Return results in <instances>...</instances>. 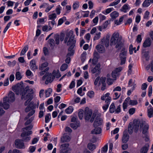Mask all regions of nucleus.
Segmentation results:
<instances>
[{
  "instance_id": "f257e3e1",
  "label": "nucleus",
  "mask_w": 153,
  "mask_h": 153,
  "mask_svg": "<svg viewBox=\"0 0 153 153\" xmlns=\"http://www.w3.org/2000/svg\"><path fill=\"white\" fill-rule=\"evenodd\" d=\"M74 36L73 32L71 30H70L66 34L64 39V42L67 43V45L70 46L68 48V53L66 57L73 56L75 53L76 40L74 39Z\"/></svg>"
},
{
  "instance_id": "f03ea898",
  "label": "nucleus",
  "mask_w": 153,
  "mask_h": 153,
  "mask_svg": "<svg viewBox=\"0 0 153 153\" xmlns=\"http://www.w3.org/2000/svg\"><path fill=\"white\" fill-rule=\"evenodd\" d=\"M32 98V96L29 95H28V99L25 103V106L27 105L25 109V112H27L30 111L27 116L25 118V120L28 119L30 117L32 116L35 112V110L34 109L36 108V104H34L33 101L31 102Z\"/></svg>"
},
{
  "instance_id": "7ed1b4c3",
  "label": "nucleus",
  "mask_w": 153,
  "mask_h": 153,
  "mask_svg": "<svg viewBox=\"0 0 153 153\" xmlns=\"http://www.w3.org/2000/svg\"><path fill=\"white\" fill-rule=\"evenodd\" d=\"M15 97L14 93L10 91L8 94V97H6L3 98V103L2 101L0 102V106L3 107L7 109L9 107V103L13 102L15 100Z\"/></svg>"
},
{
  "instance_id": "20e7f679",
  "label": "nucleus",
  "mask_w": 153,
  "mask_h": 153,
  "mask_svg": "<svg viewBox=\"0 0 153 153\" xmlns=\"http://www.w3.org/2000/svg\"><path fill=\"white\" fill-rule=\"evenodd\" d=\"M119 33H114L111 37L110 40V45H115V48L121 49L123 46V44L121 42V39L119 37Z\"/></svg>"
},
{
  "instance_id": "39448f33",
  "label": "nucleus",
  "mask_w": 153,
  "mask_h": 153,
  "mask_svg": "<svg viewBox=\"0 0 153 153\" xmlns=\"http://www.w3.org/2000/svg\"><path fill=\"white\" fill-rule=\"evenodd\" d=\"M32 128V126H29L22 129V132L21 136L23 141L27 142L31 138L29 136L32 133V131L30 130Z\"/></svg>"
},
{
  "instance_id": "423d86ee",
  "label": "nucleus",
  "mask_w": 153,
  "mask_h": 153,
  "mask_svg": "<svg viewBox=\"0 0 153 153\" xmlns=\"http://www.w3.org/2000/svg\"><path fill=\"white\" fill-rule=\"evenodd\" d=\"M97 114H98V113H94L92 114V111L91 110L88 108L86 109L85 112V118L87 120L90 119V122H92Z\"/></svg>"
},
{
  "instance_id": "0eeeda50",
  "label": "nucleus",
  "mask_w": 153,
  "mask_h": 153,
  "mask_svg": "<svg viewBox=\"0 0 153 153\" xmlns=\"http://www.w3.org/2000/svg\"><path fill=\"white\" fill-rule=\"evenodd\" d=\"M99 81L98 85L99 86H101V89L102 91H104L105 89L106 84L105 77H101L100 79L99 77H97L94 82V84L95 85H97L98 82Z\"/></svg>"
},
{
  "instance_id": "6e6552de",
  "label": "nucleus",
  "mask_w": 153,
  "mask_h": 153,
  "mask_svg": "<svg viewBox=\"0 0 153 153\" xmlns=\"http://www.w3.org/2000/svg\"><path fill=\"white\" fill-rule=\"evenodd\" d=\"M69 144L64 143L61 145L60 146L61 153H70V151L71 149L69 147Z\"/></svg>"
},
{
  "instance_id": "1a4fd4ad",
  "label": "nucleus",
  "mask_w": 153,
  "mask_h": 153,
  "mask_svg": "<svg viewBox=\"0 0 153 153\" xmlns=\"http://www.w3.org/2000/svg\"><path fill=\"white\" fill-rule=\"evenodd\" d=\"M46 79V80L45 83L46 84L51 82L54 80L52 76L51 73H47L43 76L42 78L43 80H45Z\"/></svg>"
},
{
  "instance_id": "9d476101",
  "label": "nucleus",
  "mask_w": 153,
  "mask_h": 153,
  "mask_svg": "<svg viewBox=\"0 0 153 153\" xmlns=\"http://www.w3.org/2000/svg\"><path fill=\"white\" fill-rule=\"evenodd\" d=\"M100 114H97L96 116L97 117L93 124L94 127L101 125L102 123L103 120L100 117Z\"/></svg>"
},
{
  "instance_id": "9b49d317",
  "label": "nucleus",
  "mask_w": 153,
  "mask_h": 153,
  "mask_svg": "<svg viewBox=\"0 0 153 153\" xmlns=\"http://www.w3.org/2000/svg\"><path fill=\"white\" fill-rule=\"evenodd\" d=\"M122 68L120 67L116 68L111 73V77L114 80H116L117 77L119 75V73L122 70Z\"/></svg>"
},
{
  "instance_id": "f8f14e48",
  "label": "nucleus",
  "mask_w": 153,
  "mask_h": 153,
  "mask_svg": "<svg viewBox=\"0 0 153 153\" xmlns=\"http://www.w3.org/2000/svg\"><path fill=\"white\" fill-rule=\"evenodd\" d=\"M149 128V125L148 124L140 125V129L142 130V133L145 135H147L148 134V130Z\"/></svg>"
},
{
  "instance_id": "ddd939ff",
  "label": "nucleus",
  "mask_w": 153,
  "mask_h": 153,
  "mask_svg": "<svg viewBox=\"0 0 153 153\" xmlns=\"http://www.w3.org/2000/svg\"><path fill=\"white\" fill-rule=\"evenodd\" d=\"M51 75L54 80L56 79H58L61 76V75L58 70H54L51 73Z\"/></svg>"
},
{
  "instance_id": "4468645a",
  "label": "nucleus",
  "mask_w": 153,
  "mask_h": 153,
  "mask_svg": "<svg viewBox=\"0 0 153 153\" xmlns=\"http://www.w3.org/2000/svg\"><path fill=\"white\" fill-rule=\"evenodd\" d=\"M100 64H97L95 68L92 70L91 72L92 73H95L97 75H99L100 73Z\"/></svg>"
},
{
  "instance_id": "2eb2a0df",
  "label": "nucleus",
  "mask_w": 153,
  "mask_h": 153,
  "mask_svg": "<svg viewBox=\"0 0 153 153\" xmlns=\"http://www.w3.org/2000/svg\"><path fill=\"white\" fill-rule=\"evenodd\" d=\"M110 94L108 93L105 94L103 95L101 97L102 100H105V103H110L111 101V98L109 96Z\"/></svg>"
},
{
  "instance_id": "dca6fc26",
  "label": "nucleus",
  "mask_w": 153,
  "mask_h": 153,
  "mask_svg": "<svg viewBox=\"0 0 153 153\" xmlns=\"http://www.w3.org/2000/svg\"><path fill=\"white\" fill-rule=\"evenodd\" d=\"M130 98L129 97H128L125 100L123 104V107L124 111H126V109L127 107L130 105Z\"/></svg>"
},
{
  "instance_id": "f3484780",
  "label": "nucleus",
  "mask_w": 153,
  "mask_h": 153,
  "mask_svg": "<svg viewBox=\"0 0 153 153\" xmlns=\"http://www.w3.org/2000/svg\"><path fill=\"white\" fill-rule=\"evenodd\" d=\"M30 68L33 71H35L38 69V66L36 65L35 61L33 59L31 61L30 64Z\"/></svg>"
},
{
  "instance_id": "a211bd4d",
  "label": "nucleus",
  "mask_w": 153,
  "mask_h": 153,
  "mask_svg": "<svg viewBox=\"0 0 153 153\" xmlns=\"http://www.w3.org/2000/svg\"><path fill=\"white\" fill-rule=\"evenodd\" d=\"M71 137L70 136L67 134H65L61 138V141L62 142H68L70 141Z\"/></svg>"
},
{
  "instance_id": "6ab92c4d",
  "label": "nucleus",
  "mask_w": 153,
  "mask_h": 153,
  "mask_svg": "<svg viewBox=\"0 0 153 153\" xmlns=\"http://www.w3.org/2000/svg\"><path fill=\"white\" fill-rule=\"evenodd\" d=\"M133 124L134 129L136 132H137L139 130V126H140V125H141L140 124V122L139 121L136 120L134 121Z\"/></svg>"
},
{
  "instance_id": "aec40b11",
  "label": "nucleus",
  "mask_w": 153,
  "mask_h": 153,
  "mask_svg": "<svg viewBox=\"0 0 153 153\" xmlns=\"http://www.w3.org/2000/svg\"><path fill=\"white\" fill-rule=\"evenodd\" d=\"M148 116L149 118L153 117V107L151 105H150L147 108Z\"/></svg>"
},
{
  "instance_id": "412c9836",
  "label": "nucleus",
  "mask_w": 153,
  "mask_h": 153,
  "mask_svg": "<svg viewBox=\"0 0 153 153\" xmlns=\"http://www.w3.org/2000/svg\"><path fill=\"white\" fill-rule=\"evenodd\" d=\"M96 48L98 51L101 53H104L105 51V49L104 46L101 45H97L96 46Z\"/></svg>"
},
{
  "instance_id": "4be33fe9",
  "label": "nucleus",
  "mask_w": 153,
  "mask_h": 153,
  "mask_svg": "<svg viewBox=\"0 0 153 153\" xmlns=\"http://www.w3.org/2000/svg\"><path fill=\"white\" fill-rule=\"evenodd\" d=\"M101 42L102 45H104L105 47H107L109 45V40L107 37L105 39L103 38L101 39Z\"/></svg>"
},
{
  "instance_id": "5701e85b",
  "label": "nucleus",
  "mask_w": 153,
  "mask_h": 153,
  "mask_svg": "<svg viewBox=\"0 0 153 153\" xmlns=\"http://www.w3.org/2000/svg\"><path fill=\"white\" fill-rule=\"evenodd\" d=\"M149 145L146 144L144 146L141 148L140 150L141 153H146L149 149Z\"/></svg>"
},
{
  "instance_id": "b1692460",
  "label": "nucleus",
  "mask_w": 153,
  "mask_h": 153,
  "mask_svg": "<svg viewBox=\"0 0 153 153\" xmlns=\"http://www.w3.org/2000/svg\"><path fill=\"white\" fill-rule=\"evenodd\" d=\"M151 44V41L150 38L146 39L143 44V46L144 48H146L150 46Z\"/></svg>"
},
{
  "instance_id": "393cba45",
  "label": "nucleus",
  "mask_w": 153,
  "mask_h": 153,
  "mask_svg": "<svg viewBox=\"0 0 153 153\" xmlns=\"http://www.w3.org/2000/svg\"><path fill=\"white\" fill-rule=\"evenodd\" d=\"M13 90L16 93L17 95L19 94V84L17 83L12 87Z\"/></svg>"
},
{
  "instance_id": "a878e982",
  "label": "nucleus",
  "mask_w": 153,
  "mask_h": 153,
  "mask_svg": "<svg viewBox=\"0 0 153 153\" xmlns=\"http://www.w3.org/2000/svg\"><path fill=\"white\" fill-rule=\"evenodd\" d=\"M107 82L108 84L109 85H111L112 84L114 81L115 80L113 78L111 79V75L110 74H108L107 75Z\"/></svg>"
},
{
  "instance_id": "bb28decb",
  "label": "nucleus",
  "mask_w": 153,
  "mask_h": 153,
  "mask_svg": "<svg viewBox=\"0 0 153 153\" xmlns=\"http://www.w3.org/2000/svg\"><path fill=\"white\" fill-rule=\"evenodd\" d=\"M48 42L51 49L52 50H53L55 46L54 39H49Z\"/></svg>"
},
{
  "instance_id": "cd10ccee",
  "label": "nucleus",
  "mask_w": 153,
  "mask_h": 153,
  "mask_svg": "<svg viewBox=\"0 0 153 153\" xmlns=\"http://www.w3.org/2000/svg\"><path fill=\"white\" fill-rule=\"evenodd\" d=\"M127 54V50L125 48H123L121 51V53L119 55L120 57H125Z\"/></svg>"
},
{
  "instance_id": "c85d7f7f",
  "label": "nucleus",
  "mask_w": 153,
  "mask_h": 153,
  "mask_svg": "<svg viewBox=\"0 0 153 153\" xmlns=\"http://www.w3.org/2000/svg\"><path fill=\"white\" fill-rule=\"evenodd\" d=\"M25 74L27 77L30 79H31L33 76V74L30 70H27Z\"/></svg>"
},
{
  "instance_id": "c756f323",
  "label": "nucleus",
  "mask_w": 153,
  "mask_h": 153,
  "mask_svg": "<svg viewBox=\"0 0 153 153\" xmlns=\"http://www.w3.org/2000/svg\"><path fill=\"white\" fill-rule=\"evenodd\" d=\"M87 148L89 150L93 151L96 148V146L92 143H89L88 144Z\"/></svg>"
},
{
  "instance_id": "7c9ffc66",
  "label": "nucleus",
  "mask_w": 153,
  "mask_h": 153,
  "mask_svg": "<svg viewBox=\"0 0 153 153\" xmlns=\"http://www.w3.org/2000/svg\"><path fill=\"white\" fill-rule=\"evenodd\" d=\"M130 7H129L128 4H125L120 9V10L122 12L126 13L127 12V10L128 9H130Z\"/></svg>"
},
{
  "instance_id": "2f4dec72",
  "label": "nucleus",
  "mask_w": 153,
  "mask_h": 153,
  "mask_svg": "<svg viewBox=\"0 0 153 153\" xmlns=\"http://www.w3.org/2000/svg\"><path fill=\"white\" fill-rule=\"evenodd\" d=\"M80 126L79 122H76V123H73L70 124V126L72 128L76 129Z\"/></svg>"
},
{
  "instance_id": "473e14b6",
  "label": "nucleus",
  "mask_w": 153,
  "mask_h": 153,
  "mask_svg": "<svg viewBox=\"0 0 153 153\" xmlns=\"http://www.w3.org/2000/svg\"><path fill=\"white\" fill-rule=\"evenodd\" d=\"M129 87H132L131 88L135 89L136 87V84L135 83V81L131 79L129 80L128 83Z\"/></svg>"
},
{
  "instance_id": "72a5a7b5",
  "label": "nucleus",
  "mask_w": 153,
  "mask_h": 153,
  "mask_svg": "<svg viewBox=\"0 0 153 153\" xmlns=\"http://www.w3.org/2000/svg\"><path fill=\"white\" fill-rule=\"evenodd\" d=\"M95 129L91 131V133L93 134H100L101 131V129L100 127H95Z\"/></svg>"
},
{
  "instance_id": "f704fd0d",
  "label": "nucleus",
  "mask_w": 153,
  "mask_h": 153,
  "mask_svg": "<svg viewBox=\"0 0 153 153\" xmlns=\"http://www.w3.org/2000/svg\"><path fill=\"white\" fill-rule=\"evenodd\" d=\"M129 136L127 134L124 133L122 141L124 143H126L128 140Z\"/></svg>"
},
{
  "instance_id": "c9c22d12",
  "label": "nucleus",
  "mask_w": 153,
  "mask_h": 153,
  "mask_svg": "<svg viewBox=\"0 0 153 153\" xmlns=\"http://www.w3.org/2000/svg\"><path fill=\"white\" fill-rule=\"evenodd\" d=\"M54 39L55 40L54 41L55 42V44L57 45H59L60 42V37L59 35L58 34H56L55 35Z\"/></svg>"
},
{
  "instance_id": "e433bc0d",
  "label": "nucleus",
  "mask_w": 153,
  "mask_h": 153,
  "mask_svg": "<svg viewBox=\"0 0 153 153\" xmlns=\"http://www.w3.org/2000/svg\"><path fill=\"white\" fill-rule=\"evenodd\" d=\"M119 13L116 11L113 12L110 14V16L112 19H115L118 16Z\"/></svg>"
},
{
  "instance_id": "4c0bfd02",
  "label": "nucleus",
  "mask_w": 153,
  "mask_h": 153,
  "mask_svg": "<svg viewBox=\"0 0 153 153\" xmlns=\"http://www.w3.org/2000/svg\"><path fill=\"white\" fill-rule=\"evenodd\" d=\"M48 63L47 62H45L39 66V68L40 70H44L48 66Z\"/></svg>"
},
{
  "instance_id": "58836bf2",
  "label": "nucleus",
  "mask_w": 153,
  "mask_h": 153,
  "mask_svg": "<svg viewBox=\"0 0 153 153\" xmlns=\"http://www.w3.org/2000/svg\"><path fill=\"white\" fill-rule=\"evenodd\" d=\"M52 91V89L50 88H48L45 91V97H48L50 96Z\"/></svg>"
},
{
  "instance_id": "ea45409f",
  "label": "nucleus",
  "mask_w": 153,
  "mask_h": 153,
  "mask_svg": "<svg viewBox=\"0 0 153 153\" xmlns=\"http://www.w3.org/2000/svg\"><path fill=\"white\" fill-rule=\"evenodd\" d=\"M151 3V0H145L143 4V6L144 7H148Z\"/></svg>"
},
{
  "instance_id": "a19ab883",
  "label": "nucleus",
  "mask_w": 153,
  "mask_h": 153,
  "mask_svg": "<svg viewBox=\"0 0 153 153\" xmlns=\"http://www.w3.org/2000/svg\"><path fill=\"white\" fill-rule=\"evenodd\" d=\"M115 110V107L114 103H112L109 107V111L111 113H113Z\"/></svg>"
},
{
  "instance_id": "79ce46f5",
  "label": "nucleus",
  "mask_w": 153,
  "mask_h": 153,
  "mask_svg": "<svg viewBox=\"0 0 153 153\" xmlns=\"http://www.w3.org/2000/svg\"><path fill=\"white\" fill-rule=\"evenodd\" d=\"M73 108L71 106H70L66 109L65 111L67 114H70L73 111Z\"/></svg>"
},
{
  "instance_id": "37998d69",
  "label": "nucleus",
  "mask_w": 153,
  "mask_h": 153,
  "mask_svg": "<svg viewBox=\"0 0 153 153\" xmlns=\"http://www.w3.org/2000/svg\"><path fill=\"white\" fill-rule=\"evenodd\" d=\"M78 116L80 119L81 120L83 118L84 116V111L83 110L80 109L79 110Z\"/></svg>"
},
{
  "instance_id": "c03bdc74",
  "label": "nucleus",
  "mask_w": 153,
  "mask_h": 153,
  "mask_svg": "<svg viewBox=\"0 0 153 153\" xmlns=\"http://www.w3.org/2000/svg\"><path fill=\"white\" fill-rule=\"evenodd\" d=\"M146 70L148 71L150 69L152 72H153V61L152 62L151 64L147 65L146 67Z\"/></svg>"
},
{
  "instance_id": "a18cd8bd",
  "label": "nucleus",
  "mask_w": 153,
  "mask_h": 153,
  "mask_svg": "<svg viewBox=\"0 0 153 153\" xmlns=\"http://www.w3.org/2000/svg\"><path fill=\"white\" fill-rule=\"evenodd\" d=\"M108 149V145L105 144L102 149L101 150V153H105L107 152Z\"/></svg>"
},
{
  "instance_id": "49530a36",
  "label": "nucleus",
  "mask_w": 153,
  "mask_h": 153,
  "mask_svg": "<svg viewBox=\"0 0 153 153\" xmlns=\"http://www.w3.org/2000/svg\"><path fill=\"white\" fill-rule=\"evenodd\" d=\"M14 147L19 148V139H16L13 145Z\"/></svg>"
},
{
  "instance_id": "de8ad7c7",
  "label": "nucleus",
  "mask_w": 153,
  "mask_h": 153,
  "mask_svg": "<svg viewBox=\"0 0 153 153\" xmlns=\"http://www.w3.org/2000/svg\"><path fill=\"white\" fill-rule=\"evenodd\" d=\"M51 115L50 114H47L45 116V122L46 123H48L51 119Z\"/></svg>"
},
{
  "instance_id": "09e8293b",
  "label": "nucleus",
  "mask_w": 153,
  "mask_h": 153,
  "mask_svg": "<svg viewBox=\"0 0 153 153\" xmlns=\"http://www.w3.org/2000/svg\"><path fill=\"white\" fill-rule=\"evenodd\" d=\"M94 93L92 91H88L87 93V96L91 98H93L94 97Z\"/></svg>"
},
{
  "instance_id": "8fccbe9b",
  "label": "nucleus",
  "mask_w": 153,
  "mask_h": 153,
  "mask_svg": "<svg viewBox=\"0 0 153 153\" xmlns=\"http://www.w3.org/2000/svg\"><path fill=\"white\" fill-rule=\"evenodd\" d=\"M36 148L35 146H30L28 149V151L30 153H33L35 151Z\"/></svg>"
},
{
  "instance_id": "3c124183",
  "label": "nucleus",
  "mask_w": 153,
  "mask_h": 153,
  "mask_svg": "<svg viewBox=\"0 0 153 153\" xmlns=\"http://www.w3.org/2000/svg\"><path fill=\"white\" fill-rule=\"evenodd\" d=\"M68 67V65L66 64H63L61 66L60 70L61 71H64L66 70Z\"/></svg>"
},
{
  "instance_id": "603ef678",
  "label": "nucleus",
  "mask_w": 153,
  "mask_h": 153,
  "mask_svg": "<svg viewBox=\"0 0 153 153\" xmlns=\"http://www.w3.org/2000/svg\"><path fill=\"white\" fill-rule=\"evenodd\" d=\"M28 49V46L27 45L25 46L22 49L21 53V55H23L25 53Z\"/></svg>"
},
{
  "instance_id": "864d4df0",
  "label": "nucleus",
  "mask_w": 153,
  "mask_h": 153,
  "mask_svg": "<svg viewBox=\"0 0 153 153\" xmlns=\"http://www.w3.org/2000/svg\"><path fill=\"white\" fill-rule=\"evenodd\" d=\"M79 3L78 1L75 2L73 5V9L74 10L78 8L79 7Z\"/></svg>"
},
{
  "instance_id": "5fc2aeb1",
  "label": "nucleus",
  "mask_w": 153,
  "mask_h": 153,
  "mask_svg": "<svg viewBox=\"0 0 153 153\" xmlns=\"http://www.w3.org/2000/svg\"><path fill=\"white\" fill-rule=\"evenodd\" d=\"M66 18L64 16L62 18L60 19L58 21V25H62L64 22V20H66Z\"/></svg>"
},
{
  "instance_id": "6e6d98bb",
  "label": "nucleus",
  "mask_w": 153,
  "mask_h": 153,
  "mask_svg": "<svg viewBox=\"0 0 153 153\" xmlns=\"http://www.w3.org/2000/svg\"><path fill=\"white\" fill-rule=\"evenodd\" d=\"M152 93V85H150L148 88V96L149 97H151Z\"/></svg>"
},
{
  "instance_id": "4d7b16f0",
  "label": "nucleus",
  "mask_w": 153,
  "mask_h": 153,
  "mask_svg": "<svg viewBox=\"0 0 153 153\" xmlns=\"http://www.w3.org/2000/svg\"><path fill=\"white\" fill-rule=\"evenodd\" d=\"M80 98L79 97H77L72 100L71 101V103L72 104L78 103L80 102Z\"/></svg>"
},
{
  "instance_id": "13d9d810",
  "label": "nucleus",
  "mask_w": 153,
  "mask_h": 153,
  "mask_svg": "<svg viewBox=\"0 0 153 153\" xmlns=\"http://www.w3.org/2000/svg\"><path fill=\"white\" fill-rule=\"evenodd\" d=\"M34 119V117H32L27 120L25 123V125H28Z\"/></svg>"
},
{
  "instance_id": "bf43d9fd",
  "label": "nucleus",
  "mask_w": 153,
  "mask_h": 153,
  "mask_svg": "<svg viewBox=\"0 0 153 153\" xmlns=\"http://www.w3.org/2000/svg\"><path fill=\"white\" fill-rule=\"evenodd\" d=\"M120 0H116L113 2L110 3L109 5V6H115L120 3Z\"/></svg>"
},
{
  "instance_id": "052dcab7",
  "label": "nucleus",
  "mask_w": 153,
  "mask_h": 153,
  "mask_svg": "<svg viewBox=\"0 0 153 153\" xmlns=\"http://www.w3.org/2000/svg\"><path fill=\"white\" fill-rule=\"evenodd\" d=\"M106 104L102 106V108L104 110V112H105L108 109L110 103H106Z\"/></svg>"
},
{
  "instance_id": "680f3d73",
  "label": "nucleus",
  "mask_w": 153,
  "mask_h": 153,
  "mask_svg": "<svg viewBox=\"0 0 153 153\" xmlns=\"http://www.w3.org/2000/svg\"><path fill=\"white\" fill-rule=\"evenodd\" d=\"M11 23L12 22H10L7 24L6 26L5 27V28H4V30L3 33H5L7 31V30L9 28V27L11 25Z\"/></svg>"
},
{
  "instance_id": "e2e57ef3",
  "label": "nucleus",
  "mask_w": 153,
  "mask_h": 153,
  "mask_svg": "<svg viewBox=\"0 0 153 153\" xmlns=\"http://www.w3.org/2000/svg\"><path fill=\"white\" fill-rule=\"evenodd\" d=\"M123 18H124L123 17H121L120 18L119 22H118L117 20L115 21V24H116L117 25H118L120 24V23L123 21Z\"/></svg>"
},
{
  "instance_id": "0e129e2a",
  "label": "nucleus",
  "mask_w": 153,
  "mask_h": 153,
  "mask_svg": "<svg viewBox=\"0 0 153 153\" xmlns=\"http://www.w3.org/2000/svg\"><path fill=\"white\" fill-rule=\"evenodd\" d=\"M120 93L119 92H115L114 96V99L115 100L117 99L120 96Z\"/></svg>"
},
{
  "instance_id": "69168bd1",
  "label": "nucleus",
  "mask_w": 153,
  "mask_h": 153,
  "mask_svg": "<svg viewBox=\"0 0 153 153\" xmlns=\"http://www.w3.org/2000/svg\"><path fill=\"white\" fill-rule=\"evenodd\" d=\"M100 32L96 33L94 38V40H95L99 39L100 37Z\"/></svg>"
},
{
  "instance_id": "338daca9",
  "label": "nucleus",
  "mask_w": 153,
  "mask_h": 153,
  "mask_svg": "<svg viewBox=\"0 0 153 153\" xmlns=\"http://www.w3.org/2000/svg\"><path fill=\"white\" fill-rule=\"evenodd\" d=\"M134 49V48L133 47V45L131 44L130 45L129 48V53L130 54H131L133 53V51Z\"/></svg>"
},
{
  "instance_id": "774afa93",
  "label": "nucleus",
  "mask_w": 153,
  "mask_h": 153,
  "mask_svg": "<svg viewBox=\"0 0 153 153\" xmlns=\"http://www.w3.org/2000/svg\"><path fill=\"white\" fill-rule=\"evenodd\" d=\"M142 38L141 35L140 34L138 35L137 36L136 40L137 42L140 43L142 40Z\"/></svg>"
}]
</instances>
